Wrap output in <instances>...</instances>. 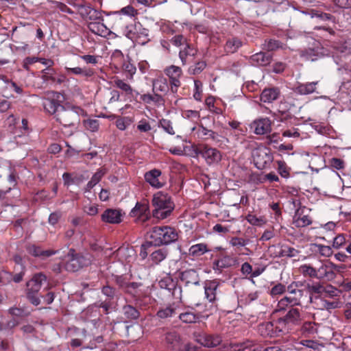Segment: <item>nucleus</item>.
Listing matches in <instances>:
<instances>
[{"label":"nucleus","mask_w":351,"mask_h":351,"mask_svg":"<svg viewBox=\"0 0 351 351\" xmlns=\"http://www.w3.org/2000/svg\"><path fill=\"white\" fill-rule=\"evenodd\" d=\"M159 283L162 288L165 287L169 291L172 290V295L175 298L179 299L180 301L182 300V288L177 286L171 279L167 278V280H161Z\"/></svg>","instance_id":"nucleus-25"},{"label":"nucleus","mask_w":351,"mask_h":351,"mask_svg":"<svg viewBox=\"0 0 351 351\" xmlns=\"http://www.w3.org/2000/svg\"><path fill=\"white\" fill-rule=\"evenodd\" d=\"M160 126L168 134L173 135L175 131L172 126V123L167 119H162L160 121Z\"/></svg>","instance_id":"nucleus-58"},{"label":"nucleus","mask_w":351,"mask_h":351,"mask_svg":"<svg viewBox=\"0 0 351 351\" xmlns=\"http://www.w3.org/2000/svg\"><path fill=\"white\" fill-rule=\"evenodd\" d=\"M242 45V42L237 38H229L224 46L226 53H235Z\"/></svg>","instance_id":"nucleus-35"},{"label":"nucleus","mask_w":351,"mask_h":351,"mask_svg":"<svg viewBox=\"0 0 351 351\" xmlns=\"http://www.w3.org/2000/svg\"><path fill=\"white\" fill-rule=\"evenodd\" d=\"M67 257L68 260L64 267L66 271L70 272L77 271L81 268L90 265L92 262V257L90 254H75L73 249L70 250Z\"/></svg>","instance_id":"nucleus-7"},{"label":"nucleus","mask_w":351,"mask_h":351,"mask_svg":"<svg viewBox=\"0 0 351 351\" xmlns=\"http://www.w3.org/2000/svg\"><path fill=\"white\" fill-rule=\"evenodd\" d=\"M199 135H200L202 138L206 140L212 139L213 141L216 143L222 142L223 139L225 138L217 132L208 130L203 125H200L198 130Z\"/></svg>","instance_id":"nucleus-26"},{"label":"nucleus","mask_w":351,"mask_h":351,"mask_svg":"<svg viewBox=\"0 0 351 351\" xmlns=\"http://www.w3.org/2000/svg\"><path fill=\"white\" fill-rule=\"evenodd\" d=\"M131 217H137L138 220L142 222L147 221L150 218L149 207L148 204L136 202L135 206L130 212Z\"/></svg>","instance_id":"nucleus-16"},{"label":"nucleus","mask_w":351,"mask_h":351,"mask_svg":"<svg viewBox=\"0 0 351 351\" xmlns=\"http://www.w3.org/2000/svg\"><path fill=\"white\" fill-rule=\"evenodd\" d=\"M101 292L104 295L107 297L106 300L111 301L116 295L115 289L109 285L104 286L102 287Z\"/></svg>","instance_id":"nucleus-59"},{"label":"nucleus","mask_w":351,"mask_h":351,"mask_svg":"<svg viewBox=\"0 0 351 351\" xmlns=\"http://www.w3.org/2000/svg\"><path fill=\"white\" fill-rule=\"evenodd\" d=\"M88 27L90 32L101 36H104L109 32L106 26L100 21L91 22L88 24Z\"/></svg>","instance_id":"nucleus-33"},{"label":"nucleus","mask_w":351,"mask_h":351,"mask_svg":"<svg viewBox=\"0 0 351 351\" xmlns=\"http://www.w3.org/2000/svg\"><path fill=\"white\" fill-rule=\"evenodd\" d=\"M299 254L298 250L291 247H285L279 252V256L295 257Z\"/></svg>","instance_id":"nucleus-51"},{"label":"nucleus","mask_w":351,"mask_h":351,"mask_svg":"<svg viewBox=\"0 0 351 351\" xmlns=\"http://www.w3.org/2000/svg\"><path fill=\"white\" fill-rule=\"evenodd\" d=\"M258 331L259 334L265 337H274L281 334L277 328V320L275 322V325L272 322H267L258 325Z\"/></svg>","instance_id":"nucleus-19"},{"label":"nucleus","mask_w":351,"mask_h":351,"mask_svg":"<svg viewBox=\"0 0 351 351\" xmlns=\"http://www.w3.org/2000/svg\"><path fill=\"white\" fill-rule=\"evenodd\" d=\"M330 165L336 169L340 170L344 168L345 162L341 158H332L330 160Z\"/></svg>","instance_id":"nucleus-64"},{"label":"nucleus","mask_w":351,"mask_h":351,"mask_svg":"<svg viewBox=\"0 0 351 351\" xmlns=\"http://www.w3.org/2000/svg\"><path fill=\"white\" fill-rule=\"evenodd\" d=\"M300 56L305 60L308 61H314L317 59L315 50L311 48L302 51L300 52Z\"/></svg>","instance_id":"nucleus-57"},{"label":"nucleus","mask_w":351,"mask_h":351,"mask_svg":"<svg viewBox=\"0 0 351 351\" xmlns=\"http://www.w3.org/2000/svg\"><path fill=\"white\" fill-rule=\"evenodd\" d=\"M178 317L180 320L185 324L195 323L199 318L197 314L189 310H186L182 313H180L178 315Z\"/></svg>","instance_id":"nucleus-36"},{"label":"nucleus","mask_w":351,"mask_h":351,"mask_svg":"<svg viewBox=\"0 0 351 351\" xmlns=\"http://www.w3.org/2000/svg\"><path fill=\"white\" fill-rule=\"evenodd\" d=\"M315 330V323L310 321L304 322L301 326L302 333L306 335L313 334Z\"/></svg>","instance_id":"nucleus-53"},{"label":"nucleus","mask_w":351,"mask_h":351,"mask_svg":"<svg viewBox=\"0 0 351 351\" xmlns=\"http://www.w3.org/2000/svg\"><path fill=\"white\" fill-rule=\"evenodd\" d=\"M114 85L124 91L127 95H132L133 94V89L132 88L131 86L124 82L123 80H121L118 77H115L114 81Z\"/></svg>","instance_id":"nucleus-41"},{"label":"nucleus","mask_w":351,"mask_h":351,"mask_svg":"<svg viewBox=\"0 0 351 351\" xmlns=\"http://www.w3.org/2000/svg\"><path fill=\"white\" fill-rule=\"evenodd\" d=\"M169 90V85L165 78H158L153 82V91L165 93Z\"/></svg>","instance_id":"nucleus-39"},{"label":"nucleus","mask_w":351,"mask_h":351,"mask_svg":"<svg viewBox=\"0 0 351 351\" xmlns=\"http://www.w3.org/2000/svg\"><path fill=\"white\" fill-rule=\"evenodd\" d=\"M180 278L186 285H198L199 283V274L197 271L193 269H186L180 272Z\"/></svg>","instance_id":"nucleus-21"},{"label":"nucleus","mask_w":351,"mask_h":351,"mask_svg":"<svg viewBox=\"0 0 351 351\" xmlns=\"http://www.w3.org/2000/svg\"><path fill=\"white\" fill-rule=\"evenodd\" d=\"M193 49L186 45L183 49H181L179 53V57L182 62V64H186V59L189 56H193Z\"/></svg>","instance_id":"nucleus-55"},{"label":"nucleus","mask_w":351,"mask_h":351,"mask_svg":"<svg viewBox=\"0 0 351 351\" xmlns=\"http://www.w3.org/2000/svg\"><path fill=\"white\" fill-rule=\"evenodd\" d=\"M252 158L256 167L258 169L269 168L274 160L270 149L265 147H258L254 149Z\"/></svg>","instance_id":"nucleus-8"},{"label":"nucleus","mask_w":351,"mask_h":351,"mask_svg":"<svg viewBox=\"0 0 351 351\" xmlns=\"http://www.w3.org/2000/svg\"><path fill=\"white\" fill-rule=\"evenodd\" d=\"M311 210L305 206H300L295 211L293 224L297 228H303L312 223V217L310 216Z\"/></svg>","instance_id":"nucleus-11"},{"label":"nucleus","mask_w":351,"mask_h":351,"mask_svg":"<svg viewBox=\"0 0 351 351\" xmlns=\"http://www.w3.org/2000/svg\"><path fill=\"white\" fill-rule=\"evenodd\" d=\"M67 75L73 74L75 75H82L86 78L91 77L94 75L95 71L93 69L88 67L76 66L73 68L65 66Z\"/></svg>","instance_id":"nucleus-27"},{"label":"nucleus","mask_w":351,"mask_h":351,"mask_svg":"<svg viewBox=\"0 0 351 351\" xmlns=\"http://www.w3.org/2000/svg\"><path fill=\"white\" fill-rule=\"evenodd\" d=\"M54 95L56 96V98L45 99L43 101V105L44 109L49 114H54L56 118L57 116L58 111L60 110V108H62L63 106H62L60 101L58 100L60 97V94L56 93H54Z\"/></svg>","instance_id":"nucleus-23"},{"label":"nucleus","mask_w":351,"mask_h":351,"mask_svg":"<svg viewBox=\"0 0 351 351\" xmlns=\"http://www.w3.org/2000/svg\"><path fill=\"white\" fill-rule=\"evenodd\" d=\"M196 341L207 348H214L219 346L222 341V337L218 334H199L196 337Z\"/></svg>","instance_id":"nucleus-15"},{"label":"nucleus","mask_w":351,"mask_h":351,"mask_svg":"<svg viewBox=\"0 0 351 351\" xmlns=\"http://www.w3.org/2000/svg\"><path fill=\"white\" fill-rule=\"evenodd\" d=\"M311 302L313 304V306L319 310H324V306H325V300L322 296L321 295H316L315 297H311L310 298Z\"/></svg>","instance_id":"nucleus-49"},{"label":"nucleus","mask_w":351,"mask_h":351,"mask_svg":"<svg viewBox=\"0 0 351 351\" xmlns=\"http://www.w3.org/2000/svg\"><path fill=\"white\" fill-rule=\"evenodd\" d=\"M319 82H307L305 84H298L295 88V92L300 95H309L316 91V86Z\"/></svg>","instance_id":"nucleus-29"},{"label":"nucleus","mask_w":351,"mask_h":351,"mask_svg":"<svg viewBox=\"0 0 351 351\" xmlns=\"http://www.w3.org/2000/svg\"><path fill=\"white\" fill-rule=\"evenodd\" d=\"M287 313L277 319V328L281 335L288 334L293 328L302 324L304 317L303 312L297 306L289 307Z\"/></svg>","instance_id":"nucleus-2"},{"label":"nucleus","mask_w":351,"mask_h":351,"mask_svg":"<svg viewBox=\"0 0 351 351\" xmlns=\"http://www.w3.org/2000/svg\"><path fill=\"white\" fill-rule=\"evenodd\" d=\"M134 252V250L132 248H128L127 247H120L117 250V255L120 256L121 258L130 261L128 258L132 256V253Z\"/></svg>","instance_id":"nucleus-50"},{"label":"nucleus","mask_w":351,"mask_h":351,"mask_svg":"<svg viewBox=\"0 0 351 351\" xmlns=\"http://www.w3.org/2000/svg\"><path fill=\"white\" fill-rule=\"evenodd\" d=\"M247 221L253 226H261L265 223V221L263 217H257L254 215L249 214L246 217Z\"/></svg>","instance_id":"nucleus-62"},{"label":"nucleus","mask_w":351,"mask_h":351,"mask_svg":"<svg viewBox=\"0 0 351 351\" xmlns=\"http://www.w3.org/2000/svg\"><path fill=\"white\" fill-rule=\"evenodd\" d=\"M165 72L166 75L169 77L171 82H180V77L182 74V71L180 67L171 65L165 69Z\"/></svg>","instance_id":"nucleus-31"},{"label":"nucleus","mask_w":351,"mask_h":351,"mask_svg":"<svg viewBox=\"0 0 351 351\" xmlns=\"http://www.w3.org/2000/svg\"><path fill=\"white\" fill-rule=\"evenodd\" d=\"M337 266L334 263L327 261L325 263H321L317 269V279L318 280H332L335 278L336 274L335 270Z\"/></svg>","instance_id":"nucleus-12"},{"label":"nucleus","mask_w":351,"mask_h":351,"mask_svg":"<svg viewBox=\"0 0 351 351\" xmlns=\"http://www.w3.org/2000/svg\"><path fill=\"white\" fill-rule=\"evenodd\" d=\"M252 344L249 341L239 343H230V351H244L246 348H250Z\"/></svg>","instance_id":"nucleus-60"},{"label":"nucleus","mask_w":351,"mask_h":351,"mask_svg":"<svg viewBox=\"0 0 351 351\" xmlns=\"http://www.w3.org/2000/svg\"><path fill=\"white\" fill-rule=\"evenodd\" d=\"M283 47L284 44L280 41L275 39L265 40L262 47L263 49L267 51H276L279 49H283Z\"/></svg>","instance_id":"nucleus-38"},{"label":"nucleus","mask_w":351,"mask_h":351,"mask_svg":"<svg viewBox=\"0 0 351 351\" xmlns=\"http://www.w3.org/2000/svg\"><path fill=\"white\" fill-rule=\"evenodd\" d=\"M152 203L155 207L152 215L158 219H164L170 216L175 207L171 197L162 191L154 195Z\"/></svg>","instance_id":"nucleus-3"},{"label":"nucleus","mask_w":351,"mask_h":351,"mask_svg":"<svg viewBox=\"0 0 351 351\" xmlns=\"http://www.w3.org/2000/svg\"><path fill=\"white\" fill-rule=\"evenodd\" d=\"M123 70L125 73L126 77L128 79L132 80L133 78V75L136 73V68L130 61H128L123 64Z\"/></svg>","instance_id":"nucleus-46"},{"label":"nucleus","mask_w":351,"mask_h":351,"mask_svg":"<svg viewBox=\"0 0 351 351\" xmlns=\"http://www.w3.org/2000/svg\"><path fill=\"white\" fill-rule=\"evenodd\" d=\"M84 113L78 106H62L58 111L56 119L64 127H75L80 123V116H84Z\"/></svg>","instance_id":"nucleus-4"},{"label":"nucleus","mask_w":351,"mask_h":351,"mask_svg":"<svg viewBox=\"0 0 351 351\" xmlns=\"http://www.w3.org/2000/svg\"><path fill=\"white\" fill-rule=\"evenodd\" d=\"M206 66V63L204 61L197 62L194 66L189 68V73L192 75L199 74Z\"/></svg>","instance_id":"nucleus-56"},{"label":"nucleus","mask_w":351,"mask_h":351,"mask_svg":"<svg viewBox=\"0 0 351 351\" xmlns=\"http://www.w3.org/2000/svg\"><path fill=\"white\" fill-rule=\"evenodd\" d=\"M303 285L300 281L292 282L287 287V294L278 302L275 311L285 312L289 307L302 305L304 290L300 289Z\"/></svg>","instance_id":"nucleus-1"},{"label":"nucleus","mask_w":351,"mask_h":351,"mask_svg":"<svg viewBox=\"0 0 351 351\" xmlns=\"http://www.w3.org/2000/svg\"><path fill=\"white\" fill-rule=\"evenodd\" d=\"M308 290L311 294H318L322 296L324 291V285L319 282H314L312 285H308Z\"/></svg>","instance_id":"nucleus-44"},{"label":"nucleus","mask_w":351,"mask_h":351,"mask_svg":"<svg viewBox=\"0 0 351 351\" xmlns=\"http://www.w3.org/2000/svg\"><path fill=\"white\" fill-rule=\"evenodd\" d=\"M202 83L198 80H194V93L193 97L197 101H201L202 98Z\"/></svg>","instance_id":"nucleus-52"},{"label":"nucleus","mask_w":351,"mask_h":351,"mask_svg":"<svg viewBox=\"0 0 351 351\" xmlns=\"http://www.w3.org/2000/svg\"><path fill=\"white\" fill-rule=\"evenodd\" d=\"M115 14H124L130 17L136 16L138 14V10L132 5H127L121 8L119 11L115 12Z\"/></svg>","instance_id":"nucleus-48"},{"label":"nucleus","mask_w":351,"mask_h":351,"mask_svg":"<svg viewBox=\"0 0 351 351\" xmlns=\"http://www.w3.org/2000/svg\"><path fill=\"white\" fill-rule=\"evenodd\" d=\"M123 314L130 321L137 319L140 317L139 311L130 304L124 305L122 308Z\"/></svg>","instance_id":"nucleus-32"},{"label":"nucleus","mask_w":351,"mask_h":351,"mask_svg":"<svg viewBox=\"0 0 351 351\" xmlns=\"http://www.w3.org/2000/svg\"><path fill=\"white\" fill-rule=\"evenodd\" d=\"M208 246L205 243H198L191 246L189 250L190 256L198 257L208 252Z\"/></svg>","instance_id":"nucleus-37"},{"label":"nucleus","mask_w":351,"mask_h":351,"mask_svg":"<svg viewBox=\"0 0 351 351\" xmlns=\"http://www.w3.org/2000/svg\"><path fill=\"white\" fill-rule=\"evenodd\" d=\"M47 280V277L42 273L35 274L32 278L26 282L25 294L28 300L34 306L40 303V293L43 283Z\"/></svg>","instance_id":"nucleus-6"},{"label":"nucleus","mask_w":351,"mask_h":351,"mask_svg":"<svg viewBox=\"0 0 351 351\" xmlns=\"http://www.w3.org/2000/svg\"><path fill=\"white\" fill-rule=\"evenodd\" d=\"M339 294H340L339 289L338 290L335 287H333L330 285H327L324 286V291L323 295L325 297H329V298H333L339 296Z\"/></svg>","instance_id":"nucleus-47"},{"label":"nucleus","mask_w":351,"mask_h":351,"mask_svg":"<svg viewBox=\"0 0 351 351\" xmlns=\"http://www.w3.org/2000/svg\"><path fill=\"white\" fill-rule=\"evenodd\" d=\"M250 62L252 65L265 66L272 60V55L268 52L260 51L249 58Z\"/></svg>","instance_id":"nucleus-20"},{"label":"nucleus","mask_w":351,"mask_h":351,"mask_svg":"<svg viewBox=\"0 0 351 351\" xmlns=\"http://www.w3.org/2000/svg\"><path fill=\"white\" fill-rule=\"evenodd\" d=\"M54 73L55 71L51 68H47L43 71V75L42 79L45 82H49L50 81L51 83H53V81L54 80Z\"/></svg>","instance_id":"nucleus-61"},{"label":"nucleus","mask_w":351,"mask_h":351,"mask_svg":"<svg viewBox=\"0 0 351 351\" xmlns=\"http://www.w3.org/2000/svg\"><path fill=\"white\" fill-rule=\"evenodd\" d=\"M165 342L169 345L170 348L176 350L182 341L180 335L176 331L168 332L165 334Z\"/></svg>","instance_id":"nucleus-30"},{"label":"nucleus","mask_w":351,"mask_h":351,"mask_svg":"<svg viewBox=\"0 0 351 351\" xmlns=\"http://www.w3.org/2000/svg\"><path fill=\"white\" fill-rule=\"evenodd\" d=\"M178 233L170 226H156L149 232L151 243L155 246L168 245L177 241Z\"/></svg>","instance_id":"nucleus-5"},{"label":"nucleus","mask_w":351,"mask_h":351,"mask_svg":"<svg viewBox=\"0 0 351 351\" xmlns=\"http://www.w3.org/2000/svg\"><path fill=\"white\" fill-rule=\"evenodd\" d=\"M280 95L278 87L265 88L261 95V100L265 103H271L278 99Z\"/></svg>","instance_id":"nucleus-24"},{"label":"nucleus","mask_w":351,"mask_h":351,"mask_svg":"<svg viewBox=\"0 0 351 351\" xmlns=\"http://www.w3.org/2000/svg\"><path fill=\"white\" fill-rule=\"evenodd\" d=\"M337 284L339 288L340 293L351 291V279L350 278H343L341 280H338Z\"/></svg>","instance_id":"nucleus-54"},{"label":"nucleus","mask_w":351,"mask_h":351,"mask_svg":"<svg viewBox=\"0 0 351 351\" xmlns=\"http://www.w3.org/2000/svg\"><path fill=\"white\" fill-rule=\"evenodd\" d=\"M239 265L238 259L230 255H222L213 263V269L220 274L223 269L235 267Z\"/></svg>","instance_id":"nucleus-13"},{"label":"nucleus","mask_w":351,"mask_h":351,"mask_svg":"<svg viewBox=\"0 0 351 351\" xmlns=\"http://www.w3.org/2000/svg\"><path fill=\"white\" fill-rule=\"evenodd\" d=\"M84 126L87 130L95 132L99 130V122L96 119H88L84 121Z\"/></svg>","instance_id":"nucleus-43"},{"label":"nucleus","mask_w":351,"mask_h":351,"mask_svg":"<svg viewBox=\"0 0 351 351\" xmlns=\"http://www.w3.org/2000/svg\"><path fill=\"white\" fill-rule=\"evenodd\" d=\"M167 256V251L164 249H158L154 252H153L150 256L152 261L155 264H158L163 260L166 258Z\"/></svg>","instance_id":"nucleus-42"},{"label":"nucleus","mask_w":351,"mask_h":351,"mask_svg":"<svg viewBox=\"0 0 351 351\" xmlns=\"http://www.w3.org/2000/svg\"><path fill=\"white\" fill-rule=\"evenodd\" d=\"M77 10L79 14L84 19L90 21H104L101 13L90 6L78 5Z\"/></svg>","instance_id":"nucleus-17"},{"label":"nucleus","mask_w":351,"mask_h":351,"mask_svg":"<svg viewBox=\"0 0 351 351\" xmlns=\"http://www.w3.org/2000/svg\"><path fill=\"white\" fill-rule=\"evenodd\" d=\"M101 220L108 223H119L122 221V214L119 210L108 208L101 215Z\"/></svg>","instance_id":"nucleus-22"},{"label":"nucleus","mask_w":351,"mask_h":351,"mask_svg":"<svg viewBox=\"0 0 351 351\" xmlns=\"http://www.w3.org/2000/svg\"><path fill=\"white\" fill-rule=\"evenodd\" d=\"M250 128L257 135H264L271 131V121L267 118H259L250 124Z\"/></svg>","instance_id":"nucleus-14"},{"label":"nucleus","mask_w":351,"mask_h":351,"mask_svg":"<svg viewBox=\"0 0 351 351\" xmlns=\"http://www.w3.org/2000/svg\"><path fill=\"white\" fill-rule=\"evenodd\" d=\"M221 285L217 280H208L204 285V291L206 299L210 302L219 300L222 296Z\"/></svg>","instance_id":"nucleus-9"},{"label":"nucleus","mask_w":351,"mask_h":351,"mask_svg":"<svg viewBox=\"0 0 351 351\" xmlns=\"http://www.w3.org/2000/svg\"><path fill=\"white\" fill-rule=\"evenodd\" d=\"M346 244H348V241L346 239V235L343 234H340L337 235L334 238L332 247L338 250L343 247V246L345 245Z\"/></svg>","instance_id":"nucleus-45"},{"label":"nucleus","mask_w":351,"mask_h":351,"mask_svg":"<svg viewBox=\"0 0 351 351\" xmlns=\"http://www.w3.org/2000/svg\"><path fill=\"white\" fill-rule=\"evenodd\" d=\"M299 270L303 276L317 279V273L316 267H313L308 264H304L299 267Z\"/></svg>","instance_id":"nucleus-40"},{"label":"nucleus","mask_w":351,"mask_h":351,"mask_svg":"<svg viewBox=\"0 0 351 351\" xmlns=\"http://www.w3.org/2000/svg\"><path fill=\"white\" fill-rule=\"evenodd\" d=\"M161 175L162 173L160 170L154 169L145 173V180L152 187L159 189L165 184V181Z\"/></svg>","instance_id":"nucleus-18"},{"label":"nucleus","mask_w":351,"mask_h":351,"mask_svg":"<svg viewBox=\"0 0 351 351\" xmlns=\"http://www.w3.org/2000/svg\"><path fill=\"white\" fill-rule=\"evenodd\" d=\"M286 291H287V287L284 285H282L281 283H278L271 288V289L270 291V294L272 296H275V295H281Z\"/></svg>","instance_id":"nucleus-63"},{"label":"nucleus","mask_w":351,"mask_h":351,"mask_svg":"<svg viewBox=\"0 0 351 351\" xmlns=\"http://www.w3.org/2000/svg\"><path fill=\"white\" fill-rule=\"evenodd\" d=\"M196 153L203 157L206 163L210 165L219 162L222 157L221 153L218 149L207 145L198 147Z\"/></svg>","instance_id":"nucleus-10"},{"label":"nucleus","mask_w":351,"mask_h":351,"mask_svg":"<svg viewBox=\"0 0 351 351\" xmlns=\"http://www.w3.org/2000/svg\"><path fill=\"white\" fill-rule=\"evenodd\" d=\"M177 314V308L174 304H170L165 308H160L157 312V316L160 319L172 317Z\"/></svg>","instance_id":"nucleus-34"},{"label":"nucleus","mask_w":351,"mask_h":351,"mask_svg":"<svg viewBox=\"0 0 351 351\" xmlns=\"http://www.w3.org/2000/svg\"><path fill=\"white\" fill-rule=\"evenodd\" d=\"M26 250L29 254L36 257L46 258L56 254L53 250H43L40 247L34 244L28 245Z\"/></svg>","instance_id":"nucleus-28"}]
</instances>
